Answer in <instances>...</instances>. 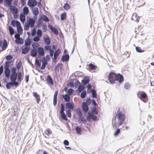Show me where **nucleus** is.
I'll use <instances>...</instances> for the list:
<instances>
[{
    "label": "nucleus",
    "mask_w": 154,
    "mask_h": 154,
    "mask_svg": "<svg viewBox=\"0 0 154 154\" xmlns=\"http://www.w3.org/2000/svg\"><path fill=\"white\" fill-rule=\"evenodd\" d=\"M44 42L45 44L47 45H49L51 42L50 39L49 37L44 38Z\"/></svg>",
    "instance_id": "2f4dec72"
},
{
    "label": "nucleus",
    "mask_w": 154,
    "mask_h": 154,
    "mask_svg": "<svg viewBox=\"0 0 154 154\" xmlns=\"http://www.w3.org/2000/svg\"><path fill=\"white\" fill-rule=\"evenodd\" d=\"M118 119L119 122V126H120L123 122L125 120V115L122 112H119L117 114Z\"/></svg>",
    "instance_id": "f257e3e1"
},
{
    "label": "nucleus",
    "mask_w": 154,
    "mask_h": 154,
    "mask_svg": "<svg viewBox=\"0 0 154 154\" xmlns=\"http://www.w3.org/2000/svg\"><path fill=\"white\" fill-rule=\"evenodd\" d=\"M37 36L41 37L42 35V30L41 29H39L37 30Z\"/></svg>",
    "instance_id": "09e8293b"
},
{
    "label": "nucleus",
    "mask_w": 154,
    "mask_h": 154,
    "mask_svg": "<svg viewBox=\"0 0 154 154\" xmlns=\"http://www.w3.org/2000/svg\"><path fill=\"white\" fill-rule=\"evenodd\" d=\"M89 82V79L87 78H84L82 80V82L84 85H87Z\"/></svg>",
    "instance_id": "a19ab883"
},
{
    "label": "nucleus",
    "mask_w": 154,
    "mask_h": 154,
    "mask_svg": "<svg viewBox=\"0 0 154 154\" xmlns=\"http://www.w3.org/2000/svg\"><path fill=\"white\" fill-rule=\"evenodd\" d=\"M36 20V17H34V18L30 17L27 23L30 25L31 27L32 28L34 26Z\"/></svg>",
    "instance_id": "7ed1b4c3"
},
{
    "label": "nucleus",
    "mask_w": 154,
    "mask_h": 154,
    "mask_svg": "<svg viewBox=\"0 0 154 154\" xmlns=\"http://www.w3.org/2000/svg\"><path fill=\"white\" fill-rule=\"evenodd\" d=\"M79 118L78 122L79 123H81V122H82L83 123L85 124L87 120L82 116L79 117Z\"/></svg>",
    "instance_id": "473e14b6"
},
{
    "label": "nucleus",
    "mask_w": 154,
    "mask_h": 154,
    "mask_svg": "<svg viewBox=\"0 0 154 154\" xmlns=\"http://www.w3.org/2000/svg\"><path fill=\"white\" fill-rule=\"evenodd\" d=\"M66 14L65 12L62 14L61 15V20H65L66 19Z\"/></svg>",
    "instance_id": "3c124183"
},
{
    "label": "nucleus",
    "mask_w": 154,
    "mask_h": 154,
    "mask_svg": "<svg viewBox=\"0 0 154 154\" xmlns=\"http://www.w3.org/2000/svg\"><path fill=\"white\" fill-rule=\"evenodd\" d=\"M17 32L19 35H21L23 33V30L21 25L20 24L17 27Z\"/></svg>",
    "instance_id": "412c9836"
},
{
    "label": "nucleus",
    "mask_w": 154,
    "mask_h": 154,
    "mask_svg": "<svg viewBox=\"0 0 154 154\" xmlns=\"http://www.w3.org/2000/svg\"><path fill=\"white\" fill-rule=\"evenodd\" d=\"M8 28L10 35L11 36L13 35L14 33V31L13 28L10 26H9Z\"/></svg>",
    "instance_id": "4c0bfd02"
},
{
    "label": "nucleus",
    "mask_w": 154,
    "mask_h": 154,
    "mask_svg": "<svg viewBox=\"0 0 154 154\" xmlns=\"http://www.w3.org/2000/svg\"><path fill=\"white\" fill-rule=\"evenodd\" d=\"M11 74H17V69L15 67H13L11 69Z\"/></svg>",
    "instance_id": "e2e57ef3"
},
{
    "label": "nucleus",
    "mask_w": 154,
    "mask_h": 154,
    "mask_svg": "<svg viewBox=\"0 0 154 154\" xmlns=\"http://www.w3.org/2000/svg\"><path fill=\"white\" fill-rule=\"evenodd\" d=\"M116 74L114 72H111L108 76V79L109 81L112 84L115 83V80H114L115 78Z\"/></svg>",
    "instance_id": "f03ea898"
},
{
    "label": "nucleus",
    "mask_w": 154,
    "mask_h": 154,
    "mask_svg": "<svg viewBox=\"0 0 154 154\" xmlns=\"http://www.w3.org/2000/svg\"><path fill=\"white\" fill-rule=\"evenodd\" d=\"M39 45L37 43L33 42L32 45L33 49H37L38 47H39Z\"/></svg>",
    "instance_id": "de8ad7c7"
},
{
    "label": "nucleus",
    "mask_w": 154,
    "mask_h": 154,
    "mask_svg": "<svg viewBox=\"0 0 154 154\" xmlns=\"http://www.w3.org/2000/svg\"><path fill=\"white\" fill-rule=\"evenodd\" d=\"M66 114L67 116L69 118L71 117L72 116V114L71 112V110H67L66 111Z\"/></svg>",
    "instance_id": "69168bd1"
},
{
    "label": "nucleus",
    "mask_w": 154,
    "mask_h": 154,
    "mask_svg": "<svg viewBox=\"0 0 154 154\" xmlns=\"http://www.w3.org/2000/svg\"><path fill=\"white\" fill-rule=\"evenodd\" d=\"M12 0H4V1L7 4V5L9 7H10L12 5Z\"/></svg>",
    "instance_id": "603ef678"
},
{
    "label": "nucleus",
    "mask_w": 154,
    "mask_h": 154,
    "mask_svg": "<svg viewBox=\"0 0 154 154\" xmlns=\"http://www.w3.org/2000/svg\"><path fill=\"white\" fill-rule=\"evenodd\" d=\"M29 27H30V25L27 23H25L24 26V29L26 30H28Z\"/></svg>",
    "instance_id": "0e129e2a"
},
{
    "label": "nucleus",
    "mask_w": 154,
    "mask_h": 154,
    "mask_svg": "<svg viewBox=\"0 0 154 154\" xmlns=\"http://www.w3.org/2000/svg\"><path fill=\"white\" fill-rule=\"evenodd\" d=\"M88 66L91 68V69L92 70H95L97 68V66H96L94 65L92 63H90Z\"/></svg>",
    "instance_id": "c03bdc74"
},
{
    "label": "nucleus",
    "mask_w": 154,
    "mask_h": 154,
    "mask_svg": "<svg viewBox=\"0 0 154 154\" xmlns=\"http://www.w3.org/2000/svg\"><path fill=\"white\" fill-rule=\"evenodd\" d=\"M69 57L68 54H63L61 58V60L63 62H67L69 61Z\"/></svg>",
    "instance_id": "dca6fc26"
},
{
    "label": "nucleus",
    "mask_w": 154,
    "mask_h": 154,
    "mask_svg": "<svg viewBox=\"0 0 154 154\" xmlns=\"http://www.w3.org/2000/svg\"><path fill=\"white\" fill-rule=\"evenodd\" d=\"M40 18L42 20H44L46 22H48L50 21L48 17L44 14L42 15Z\"/></svg>",
    "instance_id": "c85d7f7f"
},
{
    "label": "nucleus",
    "mask_w": 154,
    "mask_h": 154,
    "mask_svg": "<svg viewBox=\"0 0 154 154\" xmlns=\"http://www.w3.org/2000/svg\"><path fill=\"white\" fill-rule=\"evenodd\" d=\"M85 88V87L82 85H80L79 86L78 90L79 92H80L84 90Z\"/></svg>",
    "instance_id": "a18cd8bd"
},
{
    "label": "nucleus",
    "mask_w": 154,
    "mask_h": 154,
    "mask_svg": "<svg viewBox=\"0 0 154 154\" xmlns=\"http://www.w3.org/2000/svg\"><path fill=\"white\" fill-rule=\"evenodd\" d=\"M74 90L73 89L70 88L67 91V93L68 95L69 96L72 95L73 93Z\"/></svg>",
    "instance_id": "8fccbe9b"
},
{
    "label": "nucleus",
    "mask_w": 154,
    "mask_h": 154,
    "mask_svg": "<svg viewBox=\"0 0 154 154\" xmlns=\"http://www.w3.org/2000/svg\"><path fill=\"white\" fill-rule=\"evenodd\" d=\"M131 85L128 83H126L124 85V88L127 90H129L130 88Z\"/></svg>",
    "instance_id": "bf43d9fd"
},
{
    "label": "nucleus",
    "mask_w": 154,
    "mask_h": 154,
    "mask_svg": "<svg viewBox=\"0 0 154 154\" xmlns=\"http://www.w3.org/2000/svg\"><path fill=\"white\" fill-rule=\"evenodd\" d=\"M82 109L84 112H87L88 111V105L85 102H83L82 103Z\"/></svg>",
    "instance_id": "9d476101"
},
{
    "label": "nucleus",
    "mask_w": 154,
    "mask_h": 154,
    "mask_svg": "<svg viewBox=\"0 0 154 154\" xmlns=\"http://www.w3.org/2000/svg\"><path fill=\"white\" fill-rule=\"evenodd\" d=\"M115 81H118L119 83H121L124 81V77L123 75L119 73L116 74L114 79Z\"/></svg>",
    "instance_id": "39448f33"
},
{
    "label": "nucleus",
    "mask_w": 154,
    "mask_h": 154,
    "mask_svg": "<svg viewBox=\"0 0 154 154\" xmlns=\"http://www.w3.org/2000/svg\"><path fill=\"white\" fill-rule=\"evenodd\" d=\"M86 95V92L85 91H83L81 94L80 97L82 98L85 97Z\"/></svg>",
    "instance_id": "5fc2aeb1"
},
{
    "label": "nucleus",
    "mask_w": 154,
    "mask_h": 154,
    "mask_svg": "<svg viewBox=\"0 0 154 154\" xmlns=\"http://www.w3.org/2000/svg\"><path fill=\"white\" fill-rule=\"evenodd\" d=\"M30 50V48L27 46H26L23 48L22 50V53L23 54H26Z\"/></svg>",
    "instance_id": "7c9ffc66"
},
{
    "label": "nucleus",
    "mask_w": 154,
    "mask_h": 154,
    "mask_svg": "<svg viewBox=\"0 0 154 154\" xmlns=\"http://www.w3.org/2000/svg\"><path fill=\"white\" fill-rule=\"evenodd\" d=\"M140 99L144 103L148 101V97L147 94L144 92H142L139 97Z\"/></svg>",
    "instance_id": "20e7f679"
},
{
    "label": "nucleus",
    "mask_w": 154,
    "mask_h": 154,
    "mask_svg": "<svg viewBox=\"0 0 154 154\" xmlns=\"http://www.w3.org/2000/svg\"><path fill=\"white\" fill-rule=\"evenodd\" d=\"M23 13L26 15L27 14L29 13V10L28 8L26 7L25 6L23 8Z\"/></svg>",
    "instance_id": "79ce46f5"
},
{
    "label": "nucleus",
    "mask_w": 154,
    "mask_h": 154,
    "mask_svg": "<svg viewBox=\"0 0 154 154\" xmlns=\"http://www.w3.org/2000/svg\"><path fill=\"white\" fill-rule=\"evenodd\" d=\"M38 54L37 49H33L31 51V55L33 57H35Z\"/></svg>",
    "instance_id": "f3484780"
},
{
    "label": "nucleus",
    "mask_w": 154,
    "mask_h": 154,
    "mask_svg": "<svg viewBox=\"0 0 154 154\" xmlns=\"http://www.w3.org/2000/svg\"><path fill=\"white\" fill-rule=\"evenodd\" d=\"M32 13L36 17L39 13L38 8H33L32 9Z\"/></svg>",
    "instance_id": "a878e982"
},
{
    "label": "nucleus",
    "mask_w": 154,
    "mask_h": 154,
    "mask_svg": "<svg viewBox=\"0 0 154 154\" xmlns=\"http://www.w3.org/2000/svg\"><path fill=\"white\" fill-rule=\"evenodd\" d=\"M37 51L38 55V57H39L41 56H43L45 54V52L44 48L41 47H38L37 48Z\"/></svg>",
    "instance_id": "0eeeda50"
},
{
    "label": "nucleus",
    "mask_w": 154,
    "mask_h": 154,
    "mask_svg": "<svg viewBox=\"0 0 154 154\" xmlns=\"http://www.w3.org/2000/svg\"><path fill=\"white\" fill-rule=\"evenodd\" d=\"M9 82L11 87H17L19 85L17 81H11Z\"/></svg>",
    "instance_id": "f704fd0d"
},
{
    "label": "nucleus",
    "mask_w": 154,
    "mask_h": 154,
    "mask_svg": "<svg viewBox=\"0 0 154 154\" xmlns=\"http://www.w3.org/2000/svg\"><path fill=\"white\" fill-rule=\"evenodd\" d=\"M17 74V80L19 81H21L22 79V73L21 72H18Z\"/></svg>",
    "instance_id": "864d4df0"
},
{
    "label": "nucleus",
    "mask_w": 154,
    "mask_h": 154,
    "mask_svg": "<svg viewBox=\"0 0 154 154\" xmlns=\"http://www.w3.org/2000/svg\"><path fill=\"white\" fill-rule=\"evenodd\" d=\"M70 8V5L67 3H66L63 6V8L65 10H68Z\"/></svg>",
    "instance_id": "774afa93"
},
{
    "label": "nucleus",
    "mask_w": 154,
    "mask_h": 154,
    "mask_svg": "<svg viewBox=\"0 0 154 154\" xmlns=\"http://www.w3.org/2000/svg\"><path fill=\"white\" fill-rule=\"evenodd\" d=\"M136 50L137 52L139 53H142L145 51L144 50H142L141 48L138 46L136 47Z\"/></svg>",
    "instance_id": "6e6d98bb"
},
{
    "label": "nucleus",
    "mask_w": 154,
    "mask_h": 154,
    "mask_svg": "<svg viewBox=\"0 0 154 154\" xmlns=\"http://www.w3.org/2000/svg\"><path fill=\"white\" fill-rule=\"evenodd\" d=\"M77 110V113L78 115L79 116H79H81L82 115V113L81 110L80 109H76Z\"/></svg>",
    "instance_id": "13d9d810"
},
{
    "label": "nucleus",
    "mask_w": 154,
    "mask_h": 154,
    "mask_svg": "<svg viewBox=\"0 0 154 154\" xmlns=\"http://www.w3.org/2000/svg\"><path fill=\"white\" fill-rule=\"evenodd\" d=\"M63 66V64L61 63H59L54 68V71L55 72H59V69H61Z\"/></svg>",
    "instance_id": "72a5a7b5"
},
{
    "label": "nucleus",
    "mask_w": 154,
    "mask_h": 154,
    "mask_svg": "<svg viewBox=\"0 0 154 154\" xmlns=\"http://www.w3.org/2000/svg\"><path fill=\"white\" fill-rule=\"evenodd\" d=\"M32 41L31 39L29 37L27 38L25 41V45L26 46L28 47L32 43Z\"/></svg>",
    "instance_id": "b1692460"
},
{
    "label": "nucleus",
    "mask_w": 154,
    "mask_h": 154,
    "mask_svg": "<svg viewBox=\"0 0 154 154\" xmlns=\"http://www.w3.org/2000/svg\"><path fill=\"white\" fill-rule=\"evenodd\" d=\"M75 107V105L73 102H69L66 103V108L68 110H72Z\"/></svg>",
    "instance_id": "423d86ee"
},
{
    "label": "nucleus",
    "mask_w": 154,
    "mask_h": 154,
    "mask_svg": "<svg viewBox=\"0 0 154 154\" xmlns=\"http://www.w3.org/2000/svg\"><path fill=\"white\" fill-rule=\"evenodd\" d=\"M33 95L35 98L36 100L37 103L38 104L39 103V102L40 100V95L38 94L37 93L35 92H33Z\"/></svg>",
    "instance_id": "4468645a"
},
{
    "label": "nucleus",
    "mask_w": 154,
    "mask_h": 154,
    "mask_svg": "<svg viewBox=\"0 0 154 154\" xmlns=\"http://www.w3.org/2000/svg\"><path fill=\"white\" fill-rule=\"evenodd\" d=\"M37 4V2L36 0H29L27 5L30 7H33L36 6Z\"/></svg>",
    "instance_id": "1a4fd4ad"
},
{
    "label": "nucleus",
    "mask_w": 154,
    "mask_h": 154,
    "mask_svg": "<svg viewBox=\"0 0 154 154\" xmlns=\"http://www.w3.org/2000/svg\"><path fill=\"white\" fill-rule=\"evenodd\" d=\"M91 92L92 94V98H97V92L96 91L93 89H91Z\"/></svg>",
    "instance_id": "c9c22d12"
},
{
    "label": "nucleus",
    "mask_w": 154,
    "mask_h": 154,
    "mask_svg": "<svg viewBox=\"0 0 154 154\" xmlns=\"http://www.w3.org/2000/svg\"><path fill=\"white\" fill-rule=\"evenodd\" d=\"M25 15L23 13H21L20 14V19L21 22L23 23H24L25 21Z\"/></svg>",
    "instance_id": "a211bd4d"
},
{
    "label": "nucleus",
    "mask_w": 154,
    "mask_h": 154,
    "mask_svg": "<svg viewBox=\"0 0 154 154\" xmlns=\"http://www.w3.org/2000/svg\"><path fill=\"white\" fill-rule=\"evenodd\" d=\"M75 129L77 134H81L82 132V129L79 126H77L75 127Z\"/></svg>",
    "instance_id": "ea45409f"
},
{
    "label": "nucleus",
    "mask_w": 154,
    "mask_h": 154,
    "mask_svg": "<svg viewBox=\"0 0 154 154\" xmlns=\"http://www.w3.org/2000/svg\"><path fill=\"white\" fill-rule=\"evenodd\" d=\"M46 80L47 81L49 84L52 85L54 84L53 79L50 75H48L47 76Z\"/></svg>",
    "instance_id": "393cba45"
},
{
    "label": "nucleus",
    "mask_w": 154,
    "mask_h": 154,
    "mask_svg": "<svg viewBox=\"0 0 154 154\" xmlns=\"http://www.w3.org/2000/svg\"><path fill=\"white\" fill-rule=\"evenodd\" d=\"M15 42L18 45H22L23 43V41L22 38L19 37L18 38L16 39Z\"/></svg>",
    "instance_id": "cd10ccee"
},
{
    "label": "nucleus",
    "mask_w": 154,
    "mask_h": 154,
    "mask_svg": "<svg viewBox=\"0 0 154 154\" xmlns=\"http://www.w3.org/2000/svg\"><path fill=\"white\" fill-rule=\"evenodd\" d=\"M5 75L7 79H9L11 75V70L10 69L4 70Z\"/></svg>",
    "instance_id": "aec40b11"
},
{
    "label": "nucleus",
    "mask_w": 154,
    "mask_h": 154,
    "mask_svg": "<svg viewBox=\"0 0 154 154\" xmlns=\"http://www.w3.org/2000/svg\"><path fill=\"white\" fill-rule=\"evenodd\" d=\"M88 114L90 116L93 120L96 121L98 120V119L97 117L93 113L90 112H88Z\"/></svg>",
    "instance_id": "6ab92c4d"
},
{
    "label": "nucleus",
    "mask_w": 154,
    "mask_h": 154,
    "mask_svg": "<svg viewBox=\"0 0 154 154\" xmlns=\"http://www.w3.org/2000/svg\"><path fill=\"white\" fill-rule=\"evenodd\" d=\"M5 58L8 60H11L13 58V57L11 55H8L6 56Z\"/></svg>",
    "instance_id": "338daca9"
},
{
    "label": "nucleus",
    "mask_w": 154,
    "mask_h": 154,
    "mask_svg": "<svg viewBox=\"0 0 154 154\" xmlns=\"http://www.w3.org/2000/svg\"><path fill=\"white\" fill-rule=\"evenodd\" d=\"M58 91H56L54 94L53 99V104L55 106L57 103V96L58 95Z\"/></svg>",
    "instance_id": "2eb2a0df"
},
{
    "label": "nucleus",
    "mask_w": 154,
    "mask_h": 154,
    "mask_svg": "<svg viewBox=\"0 0 154 154\" xmlns=\"http://www.w3.org/2000/svg\"><path fill=\"white\" fill-rule=\"evenodd\" d=\"M42 66L41 67V69L42 70H44L45 69L46 65L48 64V62L45 59L44 57H43L42 58Z\"/></svg>",
    "instance_id": "f8f14e48"
},
{
    "label": "nucleus",
    "mask_w": 154,
    "mask_h": 154,
    "mask_svg": "<svg viewBox=\"0 0 154 154\" xmlns=\"http://www.w3.org/2000/svg\"><path fill=\"white\" fill-rule=\"evenodd\" d=\"M10 7V10L11 12L14 13H18V11L17 8L15 6L11 5Z\"/></svg>",
    "instance_id": "9b49d317"
},
{
    "label": "nucleus",
    "mask_w": 154,
    "mask_h": 154,
    "mask_svg": "<svg viewBox=\"0 0 154 154\" xmlns=\"http://www.w3.org/2000/svg\"><path fill=\"white\" fill-rule=\"evenodd\" d=\"M42 26L43 31L44 32H46L47 30V26L46 24L45 23H43Z\"/></svg>",
    "instance_id": "052dcab7"
},
{
    "label": "nucleus",
    "mask_w": 154,
    "mask_h": 154,
    "mask_svg": "<svg viewBox=\"0 0 154 154\" xmlns=\"http://www.w3.org/2000/svg\"><path fill=\"white\" fill-rule=\"evenodd\" d=\"M48 26V28L51 30V31L54 34L56 35L58 34V31L56 28L52 26L51 24H49Z\"/></svg>",
    "instance_id": "6e6552de"
},
{
    "label": "nucleus",
    "mask_w": 154,
    "mask_h": 154,
    "mask_svg": "<svg viewBox=\"0 0 154 154\" xmlns=\"http://www.w3.org/2000/svg\"><path fill=\"white\" fill-rule=\"evenodd\" d=\"M10 79L11 81H16L17 79V74H11L10 76Z\"/></svg>",
    "instance_id": "5701e85b"
},
{
    "label": "nucleus",
    "mask_w": 154,
    "mask_h": 154,
    "mask_svg": "<svg viewBox=\"0 0 154 154\" xmlns=\"http://www.w3.org/2000/svg\"><path fill=\"white\" fill-rule=\"evenodd\" d=\"M12 62L10 61H7L5 63V64L4 66V70L9 69L10 67V64Z\"/></svg>",
    "instance_id": "c756f323"
},
{
    "label": "nucleus",
    "mask_w": 154,
    "mask_h": 154,
    "mask_svg": "<svg viewBox=\"0 0 154 154\" xmlns=\"http://www.w3.org/2000/svg\"><path fill=\"white\" fill-rule=\"evenodd\" d=\"M42 20L40 19L39 18L38 20L37 26L38 27H39L41 26V25H42Z\"/></svg>",
    "instance_id": "680f3d73"
},
{
    "label": "nucleus",
    "mask_w": 154,
    "mask_h": 154,
    "mask_svg": "<svg viewBox=\"0 0 154 154\" xmlns=\"http://www.w3.org/2000/svg\"><path fill=\"white\" fill-rule=\"evenodd\" d=\"M2 50H5L8 46L7 42L5 39L4 40L3 42H2Z\"/></svg>",
    "instance_id": "bb28decb"
},
{
    "label": "nucleus",
    "mask_w": 154,
    "mask_h": 154,
    "mask_svg": "<svg viewBox=\"0 0 154 154\" xmlns=\"http://www.w3.org/2000/svg\"><path fill=\"white\" fill-rule=\"evenodd\" d=\"M40 38L39 37L36 36H34V37L33 38V40L35 42H38L40 40Z\"/></svg>",
    "instance_id": "4d7b16f0"
},
{
    "label": "nucleus",
    "mask_w": 154,
    "mask_h": 154,
    "mask_svg": "<svg viewBox=\"0 0 154 154\" xmlns=\"http://www.w3.org/2000/svg\"><path fill=\"white\" fill-rule=\"evenodd\" d=\"M35 63L37 67H40L41 65V61H39L36 58L35 59Z\"/></svg>",
    "instance_id": "37998d69"
},
{
    "label": "nucleus",
    "mask_w": 154,
    "mask_h": 154,
    "mask_svg": "<svg viewBox=\"0 0 154 154\" xmlns=\"http://www.w3.org/2000/svg\"><path fill=\"white\" fill-rule=\"evenodd\" d=\"M91 111L92 113L96 115L98 114V112L96 107H94L91 109Z\"/></svg>",
    "instance_id": "49530a36"
},
{
    "label": "nucleus",
    "mask_w": 154,
    "mask_h": 154,
    "mask_svg": "<svg viewBox=\"0 0 154 154\" xmlns=\"http://www.w3.org/2000/svg\"><path fill=\"white\" fill-rule=\"evenodd\" d=\"M20 24V22L18 20H12L11 22V24L13 27L17 26Z\"/></svg>",
    "instance_id": "4be33fe9"
},
{
    "label": "nucleus",
    "mask_w": 154,
    "mask_h": 154,
    "mask_svg": "<svg viewBox=\"0 0 154 154\" xmlns=\"http://www.w3.org/2000/svg\"><path fill=\"white\" fill-rule=\"evenodd\" d=\"M61 117L62 119L65 121H67L68 119L65 113L64 112H60Z\"/></svg>",
    "instance_id": "e433bc0d"
},
{
    "label": "nucleus",
    "mask_w": 154,
    "mask_h": 154,
    "mask_svg": "<svg viewBox=\"0 0 154 154\" xmlns=\"http://www.w3.org/2000/svg\"><path fill=\"white\" fill-rule=\"evenodd\" d=\"M60 53V50L59 49H57L55 51V52H54V56H55V57H58Z\"/></svg>",
    "instance_id": "58836bf2"
},
{
    "label": "nucleus",
    "mask_w": 154,
    "mask_h": 154,
    "mask_svg": "<svg viewBox=\"0 0 154 154\" xmlns=\"http://www.w3.org/2000/svg\"><path fill=\"white\" fill-rule=\"evenodd\" d=\"M62 98H63L65 101L66 102H69L70 100V96L67 94L65 95L62 94L61 96Z\"/></svg>",
    "instance_id": "ddd939ff"
}]
</instances>
